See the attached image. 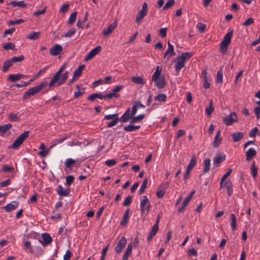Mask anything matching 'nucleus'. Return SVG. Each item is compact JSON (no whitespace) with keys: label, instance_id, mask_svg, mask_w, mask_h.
Masks as SVG:
<instances>
[{"label":"nucleus","instance_id":"3c124183","mask_svg":"<svg viewBox=\"0 0 260 260\" xmlns=\"http://www.w3.org/2000/svg\"><path fill=\"white\" fill-rule=\"evenodd\" d=\"M132 81L138 84H143L144 82L142 78L139 76H134L132 78Z\"/></svg>","mask_w":260,"mask_h":260},{"label":"nucleus","instance_id":"4468645a","mask_svg":"<svg viewBox=\"0 0 260 260\" xmlns=\"http://www.w3.org/2000/svg\"><path fill=\"white\" fill-rule=\"evenodd\" d=\"M62 50V47L60 45L55 44L50 49V54L53 56H57Z\"/></svg>","mask_w":260,"mask_h":260},{"label":"nucleus","instance_id":"412c9836","mask_svg":"<svg viewBox=\"0 0 260 260\" xmlns=\"http://www.w3.org/2000/svg\"><path fill=\"white\" fill-rule=\"evenodd\" d=\"M25 77V75L17 74H10L8 76V80L11 82H16L21 78H24Z\"/></svg>","mask_w":260,"mask_h":260},{"label":"nucleus","instance_id":"58836bf2","mask_svg":"<svg viewBox=\"0 0 260 260\" xmlns=\"http://www.w3.org/2000/svg\"><path fill=\"white\" fill-rule=\"evenodd\" d=\"M233 34V30H229V31L225 35V36L223 37V41L225 42H227L228 43H230L231 42V39L232 38Z\"/></svg>","mask_w":260,"mask_h":260},{"label":"nucleus","instance_id":"72a5a7b5","mask_svg":"<svg viewBox=\"0 0 260 260\" xmlns=\"http://www.w3.org/2000/svg\"><path fill=\"white\" fill-rule=\"evenodd\" d=\"M167 95L164 94V93H159L157 95H156L155 97H154V100L156 101H158V102H163V103H165L167 101Z\"/></svg>","mask_w":260,"mask_h":260},{"label":"nucleus","instance_id":"09e8293b","mask_svg":"<svg viewBox=\"0 0 260 260\" xmlns=\"http://www.w3.org/2000/svg\"><path fill=\"white\" fill-rule=\"evenodd\" d=\"M68 78V72H66L64 73H63L61 76V78L60 80L59 79L57 82V86H59L62 85L64 82L66 81V80Z\"/></svg>","mask_w":260,"mask_h":260},{"label":"nucleus","instance_id":"1a4fd4ad","mask_svg":"<svg viewBox=\"0 0 260 260\" xmlns=\"http://www.w3.org/2000/svg\"><path fill=\"white\" fill-rule=\"evenodd\" d=\"M127 243V240L125 237H122L121 240L118 242L115 251L117 254H120L125 248Z\"/></svg>","mask_w":260,"mask_h":260},{"label":"nucleus","instance_id":"f3484780","mask_svg":"<svg viewBox=\"0 0 260 260\" xmlns=\"http://www.w3.org/2000/svg\"><path fill=\"white\" fill-rule=\"evenodd\" d=\"M134 123H132L130 121L129 124L128 125L125 126L123 127L124 131L126 132H132L138 130L140 127L141 125H134Z\"/></svg>","mask_w":260,"mask_h":260},{"label":"nucleus","instance_id":"39448f33","mask_svg":"<svg viewBox=\"0 0 260 260\" xmlns=\"http://www.w3.org/2000/svg\"><path fill=\"white\" fill-rule=\"evenodd\" d=\"M139 241L137 238H135L133 243H129L124 252L122 260H128L129 255L132 254L133 248L138 246Z\"/></svg>","mask_w":260,"mask_h":260},{"label":"nucleus","instance_id":"4d7b16f0","mask_svg":"<svg viewBox=\"0 0 260 260\" xmlns=\"http://www.w3.org/2000/svg\"><path fill=\"white\" fill-rule=\"evenodd\" d=\"M76 31V29L75 28H71L68 31H67L63 36L67 38L72 37Z\"/></svg>","mask_w":260,"mask_h":260},{"label":"nucleus","instance_id":"13d9d810","mask_svg":"<svg viewBox=\"0 0 260 260\" xmlns=\"http://www.w3.org/2000/svg\"><path fill=\"white\" fill-rule=\"evenodd\" d=\"M147 183V180L144 179L143 181V183L140 187V188L139 190V192L140 194H142L144 192V190L146 188V185Z\"/></svg>","mask_w":260,"mask_h":260},{"label":"nucleus","instance_id":"c9c22d12","mask_svg":"<svg viewBox=\"0 0 260 260\" xmlns=\"http://www.w3.org/2000/svg\"><path fill=\"white\" fill-rule=\"evenodd\" d=\"M229 44L230 43L222 40L220 43V52L222 53H225L227 51L228 47Z\"/></svg>","mask_w":260,"mask_h":260},{"label":"nucleus","instance_id":"7ed1b4c3","mask_svg":"<svg viewBox=\"0 0 260 260\" xmlns=\"http://www.w3.org/2000/svg\"><path fill=\"white\" fill-rule=\"evenodd\" d=\"M48 83L46 81L40 82L39 84L35 87H32L28 89L24 93L23 99L24 100L28 99L30 96L35 95L39 93L44 87L46 86Z\"/></svg>","mask_w":260,"mask_h":260},{"label":"nucleus","instance_id":"423d86ee","mask_svg":"<svg viewBox=\"0 0 260 260\" xmlns=\"http://www.w3.org/2000/svg\"><path fill=\"white\" fill-rule=\"evenodd\" d=\"M29 133V131H25L23 133L19 135L13 143L12 147L13 148H18L28 137Z\"/></svg>","mask_w":260,"mask_h":260},{"label":"nucleus","instance_id":"f257e3e1","mask_svg":"<svg viewBox=\"0 0 260 260\" xmlns=\"http://www.w3.org/2000/svg\"><path fill=\"white\" fill-rule=\"evenodd\" d=\"M192 54L189 52H184L177 57L173 62L175 63V69L177 72L179 73L180 71L185 67L186 60L192 56Z\"/></svg>","mask_w":260,"mask_h":260},{"label":"nucleus","instance_id":"4c0bfd02","mask_svg":"<svg viewBox=\"0 0 260 260\" xmlns=\"http://www.w3.org/2000/svg\"><path fill=\"white\" fill-rule=\"evenodd\" d=\"M197 161V157L194 155L192 156L187 167V168L188 170H192L194 166L196 165Z\"/></svg>","mask_w":260,"mask_h":260},{"label":"nucleus","instance_id":"5fc2aeb1","mask_svg":"<svg viewBox=\"0 0 260 260\" xmlns=\"http://www.w3.org/2000/svg\"><path fill=\"white\" fill-rule=\"evenodd\" d=\"M66 185L68 186H70L73 183L74 180V177L72 175H69L66 177Z\"/></svg>","mask_w":260,"mask_h":260},{"label":"nucleus","instance_id":"49530a36","mask_svg":"<svg viewBox=\"0 0 260 260\" xmlns=\"http://www.w3.org/2000/svg\"><path fill=\"white\" fill-rule=\"evenodd\" d=\"M191 200V199L188 198V197L185 198L182 203V207H180L178 209V212H181L186 207V206L187 205V204Z\"/></svg>","mask_w":260,"mask_h":260},{"label":"nucleus","instance_id":"37998d69","mask_svg":"<svg viewBox=\"0 0 260 260\" xmlns=\"http://www.w3.org/2000/svg\"><path fill=\"white\" fill-rule=\"evenodd\" d=\"M145 117V115L143 114H140L137 116H132L131 122L132 123H135L138 121L143 119Z\"/></svg>","mask_w":260,"mask_h":260},{"label":"nucleus","instance_id":"79ce46f5","mask_svg":"<svg viewBox=\"0 0 260 260\" xmlns=\"http://www.w3.org/2000/svg\"><path fill=\"white\" fill-rule=\"evenodd\" d=\"M214 108L213 106V101L211 100L209 103V106L207 107L205 109V113L207 115L209 116L211 115Z\"/></svg>","mask_w":260,"mask_h":260},{"label":"nucleus","instance_id":"a211bd4d","mask_svg":"<svg viewBox=\"0 0 260 260\" xmlns=\"http://www.w3.org/2000/svg\"><path fill=\"white\" fill-rule=\"evenodd\" d=\"M19 205V203L17 201H13L11 203L7 204L4 207V209L7 212H10L12 210L15 209Z\"/></svg>","mask_w":260,"mask_h":260},{"label":"nucleus","instance_id":"a878e982","mask_svg":"<svg viewBox=\"0 0 260 260\" xmlns=\"http://www.w3.org/2000/svg\"><path fill=\"white\" fill-rule=\"evenodd\" d=\"M224 185L226 188L228 195L231 196L233 192L232 183L228 180L224 182Z\"/></svg>","mask_w":260,"mask_h":260},{"label":"nucleus","instance_id":"0e129e2a","mask_svg":"<svg viewBox=\"0 0 260 260\" xmlns=\"http://www.w3.org/2000/svg\"><path fill=\"white\" fill-rule=\"evenodd\" d=\"M24 59V55H20L18 57H13L11 58L12 62H20L22 61Z\"/></svg>","mask_w":260,"mask_h":260},{"label":"nucleus","instance_id":"69168bd1","mask_svg":"<svg viewBox=\"0 0 260 260\" xmlns=\"http://www.w3.org/2000/svg\"><path fill=\"white\" fill-rule=\"evenodd\" d=\"M206 25L202 23H198L197 25V27L201 32H203L206 29Z\"/></svg>","mask_w":260,"mask_h":260},{"label":"nucleus","instance_id":"f03ea898","mask_svg":"<svg viewBox=\"0 0 260 260\" xmlns=\"http://www.w3.org/2000/svg\"><path fill=\"white\" fill-rule=\"evenodd\" d=\"M161 68L157 66L155 71L152 76V80L155 82L158 88H162L165 86L166 82L164 76L161 75Z\"/></svg>","mask_w":260,"mask_h":260},{"label":"nucleus","instance_id":"4be33fe9","mask_svg":"<svg viewBox=\"0 0 260 260\" xmlns=\"http://www.w3.org/2000/svg\"><path fill=\"white\" fill-rule=\"evenodd\" d=\"M158 229L159 226H156L155 225H153L151 228V231L147 238V240L148 241H150L152 239V238L156 234L157 231H158Z\"/></svg>","mask_w":260,"mask_h":260},{"label":"nucleus","instance_id":"f704fd0d","mask_svg":"<svg viewBox=\"0 0 260 260\" xmlns=\"http://www.w3.org/2000/svg\"><path fill=\"white\" fill-rule=\"evenodd\" d=\"M76 88L78 89L77 91L74 92V98H77L79 96L82 95L84 92V88H81L80 85L77 84Z\"/></svg>","mask_w":260,"mask_h":260},{"label":"nucleus","instance_id":"c756f323","mask_svg":"<svg viewBox=\"0 0 260 260\" xmlns=\"http://www.w3.org/2000/svg\"><path fill=\"white\" fill-rule=\"evenodd\" d=\"M232 172V169H229L228 170V172L222 176V177L220 179V188L222 187L224 181L231 174Z\"/></svg>","mask_w":260,"mask_h":260},{"label":"nucleus","instance_id":"473e14b6","mask_svg":"<svg viewBox=\"0 0 260 260\" xmlns=\"http://www.w3.org/2000/svg\"><path fill=\"white\" fill-rule=\"evenodd\" d=\"M40 34L41 32L40 31H34L29 34L27 36V38L31 40H37L40 37Z\"/></svg>","mask_w":260,"mask_h":260},{"label":"nucleus","instance_id":"9b49d317","mask_svg":"<svg viewBox=\"0 0 260 260\" xmlns=\"http://www.w3.org/2000/svg\"><path fill=\"white\" fill-rule=\"evenodd\" d=\"M168 48L164 54V58L168 60L170 57L174 56L176 53L174 50V46L169 41L168 42Z\"/></svg>","mask_w":260,"mask_h":260},{"label":"nucleus","instance_id":"f8f14e48","mask_svg":"<svg viewBox=\"0 0 260 260\" xmlns=\"http://www.w3.org/2000/svg\"><path fill=\"white\" fill-rule=\"evenodd\" d=\"M101 51V47L100 46H98L93 49H92L91 50L89 51V52L87 54V55L86 56V57L84 58V60L85 61H87L91 58H92L95 55L98 54L99 53H100Z\"/></svg>","mask_w":260,"mask_h":260},{"label":"nucleus","instance_id":"c85d7f7f","mask_svg":"<svg viewBox=\"0 0 260 260\" xmlns=\"http://www.w3.org/2000/svg\"><path fill=\"white\" fill-rule=\"evenodd\" d=\"M85 67V66L84 64L79 66L78 68L75 70L73 76L77 78L79 77L81 75L82 71L84 69Z\"/></svg>","mask_w":260,"mask_h":260},{"label":"nucleus","instance_id":"20e7f679","mask_svg":"<svg viewBox=\"0 0 260 260\" xmlns=\"http://www.w3.org/2000/svg\"><path fill=\"white\" fill-rule=\"evenodd\" d=\"M151 206L149 203V199L146 196H143L140 199V211L141 214L147 215L149 212Z\"/></svg>","mask_w":260,"mask_h":260},{"label":"nucleus","instance_id":"5701e85b","mask_svg":"<svg viewBox=\"0 0 260 260\" xmlns=\"http://www.w3.org/2000/svg\"><path fill=\"white\" fill-rule=\"evenodd\" d=\"M220 131H218L216 136H215L214 140L213 143V147L215 148L218 147L221 143L222 138L220 137Z\"/></svg>","mask_w":260,"mask_h":260},{"label":"nucleus","instance_id":"393cba45","mask_svg":"<svg viewBox=\"0 0 260 260\" xmlns=\"http://www.w3.org/2000/svg\"><path fill=\"white\" fill-rule=\"evenodd\" d=\"M23 248L25 251L28 253L33 252V247L31 244V242L29 241H25L23 244Z\"/></svg>","mask_w":260,"mask_h":260},{"label":"nucleus","instance_id":"9d476101","mask_svg":"<svg viewBox=\"0 0 260 260\" xmlns=\"http://www.w3.org/2000/svg\"><path fill=\"white\" fill-rule=\"evenodd\" d=\"M42 240H40L39 242L44 247L48 245L52 241L51 236L46 233L42 234Z\"/></svg>","mask_w":260,"mask_h":260},{"label":"nucleus","instance_id":"bb28decb","mask_svg":"<svg viewBox=\"0 0 260 260\" xmlns=\"http://www.w3.org/2000/svg\"><path fill=\"white\" fill-rule=\"evenodd\" d=\"M232 138L234 142H238L244 137V134L241 132H236L232 135Z\"/></svg>","mask_w":260,"mask_h":260},{"label":"nucleus","instance_id":"6e6552de","mask_svg":"<svg viewBox=\"0 0 260 260\" xmlns=\"http://www.w3.org/2000/svg\"><path fill=\"white\" fill-rule=\"evenodd\" d=\"M238 120L236 114L235 112L231 113L228 116L223 118V122L226 125H231Z\"/></svg>","mask_w":260,"mask_h":260},{"label":"nucleus","instance_id":"6ab92c4d","mask_svg":"<svg viewBox=\"0 0 260 260\" xmlns=\"http://www.w3.org/2000/svg\"><path fill=\"white\" fill-rule=\"evenodd\" d=\"M116 27L117 24L116 22H114L111 24L109 25L107 29L104 30L103 35L105 36H109L112 32V31L116 28Z\"/></svg>","mask_w":260,"mask_h":260},{"label":"nucleus","instance_id":"e2e57ef3","mask_svg":"<svg viewBox=\"0 0 260 260\" xmlns=\"http://www.w3.org/2000/svg\"><path fill=\"white\" fill-rule=\"evenodd\" d=\"M24 22V20L22 19H19L16 20H12L8 22L9 25H14L16 24H19Z\"/></svg>","mask_w":260,"mask_h":260},{"label":"nucleus","instance_id":"c03bdc74","mask_svg":"<svg viewBox=\"0 0 260 260\" xmlns=\"http://www.w3.org/2000/svg\"><path fill=\"white\" fill-rule=\"evenodd\" d=\"M175 4V0H168L164 7L163 11H166L171 8Z\"/></svg>","mask_w":260,"mask_h":260},{"label":"nucleus","instance_id":"e433bc0d","mask_svg":"<svg viewBox=\"0 0 260 260\" xmlns=\"http://www.w3.org/2000/svg\"><path fill=\"white\" fill-rule=\"evenodd\" d=\"M13 65V62L11 59L6 60L3 64V71L6 72L8 71L10 67Z\"/></svg>","mask_w":260,"mask_h":260},{"label":"nucleus","instance_id":"6e6d98bb","mask_svg":"<svg viewBox=\"0 0 260 260\" xmlns=\"http://www.w3.org/2000/svg\"><path fill=\"white\" fill-rule=\"evenodd\" d=\"M250 170L253 178H255L257 175V168L255 166L254 162H253Z\"/></svg>","mask_w":260,"mask_h":260},{"label":"nucleus","instance_id":"bf43d9fd","mask_svg":"<svg viewBox=\"0 0 260 260\" xmlns=\"http://www.w3.org/2000/svg\"><path fill=\"white\" fill-rule=\"evenodd\" d=\"M132 202V197L131 196H127L123 202L122 205L124 206H128Z\"/></svg>","mask_w":260,"mask_h":260},{"label":"nucleus","instance_id":"ea45409f","mask_svg":"<svg viewBox=\"0 0 260 260\" xmlns=\"http://www.w3.org/2000/svg\"><path fill=\"white\" fill-rule=\"evenodd\" d=\"M165 192H166V190L165 189V186H160L157 190L156 194V197L159 199L161 198L165 194Z\"/></svg>","mask_w":260,"mask_h":260},{"label":"nucleus","instance_id":"7c9ffc66","mask_svg":"<svg viewBox=\"0 0 260 260\" xmlns=\"http://www.w3.org/2000/svg\"><path fill=\"white\" fill-rule=\"evenodd\" d=\"M7 5H11L13 7H18L21 8L25 7L26 6V4H25L23 1L19 2L11 1L10 3Z\"/></svg>","mask_w":260,"mask_h":260},{"label":"nucleus","instance_id":"774afa93","mask_svg":"<svg viewBox=\"0 0 260 260\" xmlns=\"http://www.w3.org/2000/svg\"><path fill=\"white\" fill-rule=\"evenodd\" d=\"M72 255V252L69 250H67L63 255V260H70Z\"/></svg>","mask_w":260,"mask_h":260},{"label":"nucleus","instance_id":"052dcab7","mask_svg":"<svg viewBox=\"0 0 260 260\" xmlns=\"http://www.w3.org/2000/svg\"><path fill=\"white\" fill-rule=\"evenodd\" d=\"M119 96H120V94H119L117 93H114V92H112L111 93H109L106 94L105 95V99H111L113 97H115L116 98H118Z\"/></svg>","mask_w":260,"mask_h":260},{"label":"nucleus","instance_id":"dca6fc26","mask_svg":"<svg viewBox=\"0 0 260 260\" xmlns=\"http://www.w3.org/2000/svg\"><path fill=\"white\" fill-rule=\"evenodd\" d=\"M256 155V150L253 148H249L246 152V159L250 161L253 157Z\"/></svg>","mask_w":260,"mask_h":260},{"label":"nucleus","instance_id":"cd10ccee","mask_svg":"<svg viewBox=\"0 0 260 260\" xmlns=\"http://www.w3.org/2000/svg\"><path fill=\"white\" fill-rule=\"evenodd\" d=\"M210 163L211 161L209 158H206L204 160L203 170L204 174H206L209 171L210 168Z\"/></svg>","mask_w":260,"mask_h":260},{"label":"nucleus","instance_id":"aec40b11","mask_svg":"<svg viewBox=\"0 0 260 260\" xmlns=\"http://www.w3.org/2000/svg\"><path fill=\"white\" fill-rule=\"evenodd\" d=\"M129 212L130 209L129 208L127 209L123 214V218L122 220L120 222V224L122 226H125L127 224L129 219Z\"/></svg>","mask_w":260,"mask_h":260},{"label":"nucleus","instance_id":"ddd939ff","mask_svg":"<svg viewBox=\"0 0 260 260\" xmlns=\"http://www.w3.org/2000/svg\"><path fill=\"white\" fill-rule=\"evenodd\" d=\"M133 116L131 114V109L130 108L127 109V110L125 111L124 114L119 118V120L120 122L125 123L127 122L129 119L131 120V118Z\"/></svg>","mask_w":260,"mask_h":260},{"label":"nucleus","instance_id":"0eeeda50","mask_svg":"<svg viewBox=\"0 0 260 260\" xmlns=\"http://www.w3.org/2000/svg\"><path fill=\"white\" fill-rule=\"evenodd\" d=\"M148 12V6L146 3H144L142 5V10L138 13L136 18V22L139 23L141 20L147 15Z\"/></svg>","mask_w":260,"mask_h":260},{"label":"nucleus","instance_id":"338daca9","mask_svg":"<svg viewBox=\"0 0 260 260\" xmlns=\"http://www.w3.org/2000/svg\"><path fill=\"white\" fill-rule=\"evenodd\" d=\"M117 163V161L115 159H108L105 161V164L109 167L114 166Z\"/></svg>","mask_w":260,"mask_h":260},{"label":"nucleus","instance_id":"b1692460","mask_svg":"<svg viewBox=\"0 0 260 260\" xmlns=\"http://www.w3.org/2000/svg\"><path fill=\"white\" fill-rule=\"evenodd\" d=\"M225 159V155L216 156L213 160V164L216 166H218L220 163L223 162Z\"/></svg>","mask_w":260,"mask_h":260},{"label":"nucleus","instance_id":"603ef678","mask_svg":"<svg viewBox=\"0 0 260 260\" xmlns=\"http://www.w3.org/2000/svg\"><path fill=\"white\" fill-rule=\"evenodd\" d=\"M3 49L6 50H16L15 46V45L12 43H8L5 44L3 47Z\"/></svg>","mask_w":260,"mask_h":260},{"label":"nucleus","instance_id":"a19ab883","mask_svg":"<svg viewBox=\"0 0 260 260\" xmlns=\"http://www.w3.org/2000/svg\"><path fill=\"white\" fill-rule=\"evenodd\" d=\"M222 78H223V71H222V68H221L220 69V70H219L217 73L216 82L217 83H222L223 82Z\"/></svg>","mask_w":260,"mask_h":260},{"label":"nucleus","instance_id":"a18cd8bd","mask_svg":"<svg viewBox=\"0 0 260 260\" xmlns=\"http://www.w3.org/2000/svg\"><path fill=\"white\" fill-rule=\"evenodd\" d=\"M204 81L203 86L205 89H208L210 86V83L212 81L211 78L210 77H208L207 78H204L203 79Z\"/></svg>","mask_w":260,"mask_h":260},{"label":"nucleus","instance_id":"8fccbe9b","mask_svg":"<svg viewBox=\"0 0 260 260\" xmlns=\"http://www.w3.org/2000/svg\"><path fill=\"white\" fill-rule=\"evenodd\" d=\"M12 124H7L0 126V133L5 134L12 127Z\"/></svg>","mask_w":260,"mask_h":260},{"label":"nucleus","instance_id":"864d4df0","mask_svg":"<svg viewBox=\"0 0 260 260\" xmlns=\"http://www.w3.org/2000/svg\"><path fill=\"white\" fill-rule=\"evenodd\" d=\"M77 15V12H73L71 14V15L69 18L68 23L70 24L74 23L76 20Z\"/></svg>","mask_w":260,"mask_h":260},{"label":"nucleus","instance_id":"de8ad7c7","mask_svg":"<svg viewBox=\"0 0 260 260\" xmlns=\"http://www.w3.org/2000/svg\"><path fill=\"white\" fill-rule=\"evenodd\" d=\"M231 226L233 230L236 229V217L234 214H231Z\"/></svg>","mask_w":260,"mask_h":260},{"label":"nucleus","instance_id":"2f4dec72","mask_svg":"<svg viewBox=\"0 0 260 260\" xmlns=\"http://www.w3.org/2000/svg\"><path fill=\"white\" fill-rule=\"evenodd\" d=\"M76 161L71 158H67L64 161V166L67 169H71L75 164Z\"/></svg>","mask_w":260,"mask_h":260},{"label":"nucleus","instance_id":"680f3d73","mask_svg":"<svg viewBox=\"0 0 260 260\" xmlns=\"http://www.w3.org/2000/svg\"><path fill=\"white\" fill-rule=\"evenodd\" d=\"M104 119L106 120H112L119 119L118 117V114H109L105 116Z\"/></svg>","mask_w":260,"mask_h":260},{"label":"nucleus","instance_id":"2eb2a0df","mask_svg":"<svg viewBox=\"0 0 260 260\" xmlns=\"http://www.w3.org/2000/svg\"><path fill=\"white\" fill-rule=\"evenodd\" d=\"M57 193L60 196H67L70 192L69 188H64L61 185H59L56 189Z\"/></svg>","mask_w":260,"mask_h":260}]
</instances>
